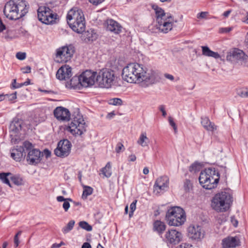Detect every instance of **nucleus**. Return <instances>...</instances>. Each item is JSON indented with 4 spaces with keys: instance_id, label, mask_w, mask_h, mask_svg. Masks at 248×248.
Segmentation results:
<instances>
[{
    "instance_id": "obj_1",
    "label": "nucleus",
    "mask_w": 248,
    "mask_h": 248,
    "mask_svg": "<svg viewBox=\"0 0 248 248\" xmlns=\"http://www.w3.org/2000/svg\"><path fill=\"white\" fill-rule=\"evenodd\" d=\"M123 79L129 83L149 82L155 83L158 75L153 70L148 69L142 64L137 62L130 63L125 66L122 71Z\"/></svg>"
},
{
    "instance_id": "obj_2",
    "label": "nucleus",
    "mask_w": 248,
    "mask_h": 248,
    "mask_svg": "<svg viewBox=\"0 0 248 248\" xmlns=\"http://www.w3.org/2000/svg\"><path fill=\"white\" fill-rule=\"evenodd\" d=\"M29 8V5L25 0H10L5 4L3 13L8 18L17 20L24 16Z\"/></svg>"
},
{
    "instance_id": "obj_3",
    "label": "nucleus",
    "mask_w": 248,
    "mask_h": 248,
    "mask_svg": "<svg viewBox=\"0 0 248 248\" xmlns=\"http://www.w3.org/2000/svg\"><path fill=\"white\" fill-rule=\"evenodd\" d=\"M155 13L156 21L157 23L156 27L159 32L166 33L172 29L174 18L169 13L164 11L157 5L152 6Z\"/></svg>"
},
{
    "instance_id": "obj_4",
    "label": "nucleus",
    "mask_w": 248,
    "mask_h": 248,
    "mask_svg": "<svg viewBox=\"0 0 248 248\" xmlns=\"http://www.w3.org/2000/svg\"><path fill=\"white\" fill-rule=\"evenodd\" d=\"M67 21L73 31L81 33L85 30V21L82 11L78 8L71 9L67 15Z\"/></svg>"
},
{
    "instance_id": "obj_5",
    "label": "nucleus",
    "mask_w": 248,
    "mask_h": 248,
    "mask_svg": "<svg viewBox=\"0 0 248 248\" xmlns=\"http://www.w3.org/2000/svg\"><path fill=\"white\" fill-rule=\"evenodd\" d=\"M219 179V174L215 169H205L202 171L199 178L201 186L206 189H211L217 186Z\"/></svg>"
},
{
    "instance_id": "obj_6",
    "label": "nucleus",
    "mask_w": 248,
    "mask_h": 248,
    "mask_svg": "<svg viewBox=\"0 0 248 248\" xmlns=\"http://www.w3.org/2000/svg\"><path fill=\"white\" fill-rule=\"evenodd\" d=\"M232 202V195L226 191L217 194L212 200L211 206L217 212H225Z\"/></svg>"
},
{
    "instance_id": "obj_7",
    "label": "nucleus",
    "mask_w": 248,
    "mask_h": 248,
    "mask_svg": "<svg viewBox=\"0 0 248 248\" xmlns=\"http://www.w3.org/2000/svg\"><path fill=\"white\" fill-rule=\"evenodd\" d=\"M166 219L170 226H179L186 221L184 210L178 206H174L169 209L166 213Z\"/></svg>"
},
{
    "instance_id": "obj_8",
    "label": "nucleus",
    "mask_w": 248,
    "mask_h": 248,
    "mask_svg": "<svg viewBox=\"0 0 248 248\" xmlns=\"http://www.w3.org/2000/svg\"><path fill=\"white\" fill-rule=\"evenodd\" d=\"M72 120L67 129L74 135H81L86 131V125L78 108L73 113Z\"/></svg>"
},
{
    "instance_id": "obj_9",
    "label": "nucleus",
    "mask_w": 248,
    "mask_h": 248,
    "mask_svg": "<svg viewBox=\"0 0 248 248\" xmlns=\"http://www.w3.org/2000/svg\"><path fill=\"white\" fill-rule=\"evenodd\" d=\"M115 78L114 71L105 69L99 72L96 76V80L101 87L109 88L113 85Z\"/></svg>"
},
{
    "instance_id": "obj_10",
    "label": "nucleus",
    "mask_w": 248,
    "mask_h": 248,
    "mask_svg": "<svg viewBox=\"0 0 248 248\" xmlns=\"http://www.w3.org/2000/svg\"><path fill=\"white\" fill-rule=\"evenodd\" d=\"M23 145L27 153L26 159L28 163L32 165L39 163L41 160V156H43L41 152L34 149L32 143L28 141H24Z\"/></svg>"
},
{
    "instance_id": "obj_11",
    "label": "nucleus",
    "mask_w": 248,
    "mask_h": 248,
    "mask_svg": "<svg viewBox=\"0 0 248 248\" xmlns=\"http://www.w3.org/2000/svg\"><path fill=\"white\" fill-rule=\"evenodd\" d=\"M38 18L40 21L45 24H53L57 18V14L53 13L48 7L41 6L37 10Z\"/></svg>"
},
{
    "instance_id": "obj_12",
    "label": "nucleus",
    "mask_w": 248,
    "mask_h": 248,
    "mask_svg": "<svg viewBox=\"0 0 248 248\" xmlns=\"http://www.w3.org/2000/svg\"><path fill=\"white\" fill-rule=\"evenodd\" d=\"M75 52L74 47L72 45L64 46L57 49L56 58L58 62H66L71 60Z\"/></svg>"
},
{
    "instance_id": "obj_13",
    "label": "nucleus",
    "mask_w": 248,
    "mask_h": 248,
    "mask_svg": "<svg viewBox=\"0 0 248 248\" xmlns=\"http://www.w3.org/2000/svg\"><path fill=\"white\" fill-rule=\"evenodd\" d=\"M182 234L175 229L168 230L163 237V241L168 246L179 244L182 239Z\"/></svg>"
},
{
    "instance_id": "obj_14",
    "label": "nucleus",
    "mask_w": 248,
    "mask_h": 248,
    "mask_svg": "<svg viewBox=\"0 0 248 248\" xmlns=\"http://www.w3.org/2000/svg\"><path fill=\"white\" fill-rule=\"evenodd\" d=\"M97 72L86 70L77 78L82 86L88 87L94 84Z\"/></svg>"
},
{
    "instance_id": "obj_15",
    "label": "nucleus",
    "mask_w": 248,
    "mask_h": 248,
    "mask_svg": "<svg viewBox=\"0 0 248 248\" xmlns=\"http://www.w3.org/2000/svg\"><path fill=\"white\" fill-rule=\"evenodd\" d=\"M71 146V143L68 140H61L58 142L57 147L54 150V154L58 157H65L69 155Z\"/></svg>"
},
{
    "instance_id": "obj_16",
    "label": "nucleus",
    "mask_w": 248,
    "mask_h": 248,
    "mask_svg": "<svg viewBox=\"0 0 248 248\" xmlns=\"http://www.w3.org/2000/svg\"><path fill=\"white\" fill-rule=\"evenodd\" d=\"M187 232L189 238L196 241H201L204 236V232L199 225H190L187 229Z\"/></svg>"
},
{
    "instance_id": "obj_17",
    "label": "nucleus",
    "mask_w": 248,
    "mask_h": 248,
    "mask_svg": "<svg viewBox=\"0 0 248 248\" xmlns=\"http://www.w3.org/2000/svg\"><path fill=\"white\" fill-rule=\"evenodd\" d=\"M169 178L164 175L158 178L154 186V192L156 193L163 192L167 190L169 187Z\"/></svg>"
},
{
    "instance_id": "obj_18",
    "label": "nucleus",
    "mask_w": 248,
    "mask_h": 248,
    "mask_svg": "<svg viewBox=\"0 0 248 248\" xmlns=\"http://www.w3.org/2000/svg\"><path fill=\"white\" fill-rule=\"evenodd\" d=\"M72 75V68L68 65L61 66L56 73L57 78L61 80L69 79Z\"/></svg>"
},
{
    "instance_id": "obj_19",
    "label": "nucleus",
    "mask_w": 248,
    "mask_h": 248,
    "mask_svg": "<svg viewBox=\"0 0 248 248\" xmlns=\"http://www.w3.org/2000/svg\"><path fill=\"white\" fill-rule=\"evenodd\" d=\"M54 115L59 120L68 121L70 118L69 110L62 107H57L54 110Z\"/></svg>"
},
{
    "instance_id": "obj_20",
    "label": "nucleus",
    "mask_w": 248,
    "mask_h": 248,
    "mask_svg": "<svg viewBox=\"0 0 248 248\" xmlns=\"http://www.w3.org/2000/svg\"><path fill=\"white\" fill-rule=\"evenodd\" d=\"M107 30L115 34H119L122 31V27L117 21L108 19L106 21Z\"/></svg>"
},
{
    "instance_id": "obj_21",
    "label": "nucleus",
    "mask_w": 248,
    "mask_h": 248,
    "mask_svg": "<svg viewBox=\"0 0 248 248\" xmlns=\"http://www.w3.org/2000/svg\"><path fill=\"white\" fill-rule=\"evenodd\" d=\"M27 152L24 145L22 146H16V147L12 150L11 156L16 161H20L23 156H26Z\"/></svg>"
},
{
    "instance_id": "obj_22",
    "label": "nucleus",
    "mask_w": 248,
    "mask_h": 248,
    "mask_svg": "<svg viewBox=\"0 0 248 248\" xmlns=\"http://www.w3.org/2000/svg\"><path fill=\"white\" fill-rule=\"evenodd\" d=\"M239 239L236 237H228L222 240L224 248H235L239 245Z\"/></svg>"
},
{
    "instance_id": "obj_23",
    "label": "nucleus",
    "mask_w": 248,
    "mask_h": 248,
    "mask_svg": "<svg viewBox=\"0 0 248 248\" xmlns=\"http://www.w3.org/2000/svg\"><path fill=\"white\" fill-rule=\"evenodd\" d=\"M201 124L207 131L213 132L217 129V126L214 123L211 122L207 117H201Z\"/></svg>"
},
{
    "instance_id": "obj_24",
    "label": "nucleus",
    "mask_w": 248,
    "mask_h": 248,
    "mask_svg": "<svg viewBox=\"0 0 248 248\" xmlns=\"http://www.w3.org/2000/svg\"><path fill=\"white\" fill-rule=\"evenodd\" d=\"M81 33V38L85 42L93 41L97 38V35L93 30H91L87 31H84Z\"/></svg>"
},
{
    "instance_id": "obj_25",
    "label": "nucleus",
    "mask_w": 248,
    "mask_h": 248,
    "mask_svg": "<svg viewBox=\"0 0 248 248\" xmlns=\"http://www.w3.org/2000/svg\"><path fill=\"white\" fill-rule=\"evenodd\" d=\"M202 55L205 56L211 57L215 59H218L220 57V55L217 52L212 51L207 46H202Z\"/></svg>"
},
{
    "instance_id": "obj_26",
    "label": "nucleus",
    "mask_w": 248,
    "mask_h": 248,
    "mask_svg": "<svg viewBox=\"0 0 248 248\" xmlns=\"http://www.w3.org/2000/svg\"><path fill=\"white\" fill-rule=\"evenodd\" d=\"M22 122L18 119H15L10 125V129L12 131L17 133L21 129Z\"/></svg>"
},
{
    "instance_id": "obj_27",
    "label": "nucleus",
    "mask_w": 248,
    "mask_h": 248,
    "mask_svg": "<svg viewBox=\"0 0 248 248\" xmlns=\"http://www.w3.org/2000/svg\"><path fill=\"white\" fill-rule=\"evenodd\" d=\"M57 200L59 202H64L62 204V207L65 212H67L70 206V203L69 202H73V200L71 198H64L63 196H59L57 197Z\"/></svg>"
},
{
    "instance_id": "obj_28",
    "label": "nucleus",
    "mask_w": 248,
    "mask_h": 248,
    "mask_svg": "<svg viewBox=\"0 0 248 248\" xmlns=\"http://www.w3.org/2000/svg\"><path fill=\"white\" fill-rule=\"evenodd\" d=\"M166 227L165 223L159 220H156L154 223V230L159 234L162 233L165 231Z\"/></svg>"
},
{
    "instance_id": "obj_29",
    "label": "nucleus",
    "mask_w": 248,
    "mask_h": 248,
    "mask_svg": "<svg viewBox=\"0 0 248 248\" xmlns=\"http://www.w3.org/2000/svg\"><path fill=\"white\" fill-rule=\"evenodd\" d=\"M149 140L146 136L145 132L142 133L137 141V143L142 147H145L148 145Z\"/></svg>"
},
{
    "instance_id": "obj_30",
    "label": "nucleus",
    "mask_w": 248,
    "mask_h": 248,
    "mask_svg": "<svg viewBox=\"0 0 248 248\" xmlns=\"http://www.w3.org/2000/svg\"><path fill=\"white\" fill-rule=\"evenodd\" d=\"M232 57L238 60H244L246 59L247 56L243 51L239 49L234 50L232 53Z\"/></svg>"
},
{
    "instance_id": "obj_31",
    "label": "nucleus",
    "mask_w": 248,
    "mask_h": 248,
    "mask_svg": "<svg viewBox=\"0 0 248 248\" xmlns=\"http://www.w3.org/2000/svg\"><path fill=\"white\" fill-rule=\"evenodd\" d=\"M83 191L82 195V198L85 200L88 196L91 195L93 193V188L87 186H83Z\"/></svg>"
},
{
    "instance_id": "obj_32",
    "label": "nucleus",
    "mask_w": 248,
    "mask_h": 248,
    "mask_svg": "<svg viewBox=\"0 0 248 248\" xmlns=\"http://www.w3.org/2000/svg\"><path fill=\"white\" fill-rule=\"evenodd\" d=\"M101 171L106 177L108 178L111 175V164L109 162H108L106 166L102 169Z\"/></svg>"
},
{
    "instance_id": "obj_33",
    "label": "nucleus",
    "mask_w": 248,
    "mask_h": 248,
    "mask_svg": "<svg viewBox=\"0 0 248 248\" xmlns=\"http://www.w3.org/2000/svg\"><path fill=\"white\" fill-rule=\"evenodd\" d=\"M12 175V174L10 172L5 173L2 172L0 173V180H1L3 183L8 185L11 187L8 176Z\"/></svg>"
},
{
    "instance_id": "obj_34",
    "label": "nucleus",
    "mask_w": 248,
    "mask_h": 248,
    "mask_svg": "<svg viewBox=\"0 0 248 248\" xmlns=\"http://www.w3.org/2000/svg\"><path fill=\"white\" fill-rule=\"evenodd\" d=\"M183 187L186 192H190L193 188V183L189 179H185L184 181Z\"/></svg>"
},
{
    "instance_id": "obj_35",
    "label": "nucleus",
    "mask_w": 248,
    "mask_h": 248,
    "mask_svg": "<svg viewBox=\"0 0 248 248\" xmlns=\"http://www.w3.org/2000/svg\"><path fill=\"white\" fill-rule=\"evenodd\" d=\"M75 222L74 220H71L66 226L62 229V232L64 234H66L71 231L74 226Z\"/></svg>"
},
{
    "instance_id": "obj_36",
    "label": "nucleus",
    "mask_w": 248,
    "mask_h": 248,
    "mask_svg": "<svg viewBox=\"0 0 248 248\" xmlns=\"http://www.w3.org/2000/svg\"><path fill=\"white\" fill-rule=\"evenodd\" d=\"M79 226L82 229L88 232L91 231L93 229L92 226L90 225L88 222L85 221H80L79 222Z\"/></svg>"
},
{
    "instance_id": "obj_37",
    "label": "nucleus",
    "mask_w": 248,
    "mask_h": 248,
    "mask_svg": "<svg viewBox=\"0 0 248 248\" xmlns=\"http://www.w3.org/2000/svg\"><path fill=\"white\" fill-rule=\"evenodd\" d=\"M12 183H13L14 184L19 186L22 184V180L20 177L14 175L12 176L11 175V176L9 177Z\"/></svg>"
},
{
    "instance_id": "obj_38",
    "label": "nucleus",
    "mask_w": 248,
    "mask_h": 248,
    "mask_svg": "<svg viewBox=\"0 0 248 248\" xmlns=\"http://www.w3.org/2000/svg\"><path fill=\"white\" fill-rule=\"evenodd\" d=\"M200 166L199 163L195 162L192 164L189 168V170L190 172H196L200 170Z\"/></svg>"
},
{
    "instance_id": "obj_39",
    "label": "nucleus",
    "mask_w": 248,
    "mask_h": 248,
    "mask_svg": "<svg viewBox=\"0 0 248 248\" xmlns=\"http://www.w3.org/2000/svg\"><path fill=\"white\" fill-rule=\"evenodd\" d=\"M137 202V200H134L130 205V211L129 214V216L130 217H131L133 216V212L136 210Z\"/></svg>"
},
{
    "instance_id": "obj_40",
    "label": "nucleus",
    "mask_w": 248,
    "mask_h": 248,
    "mask_svg": "<svg viewBox=\"0 0 248 248\" xmlns=\"http://www.w3.org/2000/svg\"><path fill=\"white\" fill-rule=\"evenodd\" d=\"M110 104L115 106H120L122 104L123 101L120 98H115L110 100Z\"/></svg>"
},
{
    "instance_id": "obj_41",
    "label": "nucleus",
    "mask_w": 248,
    "mask_h": 248,
    "mask_svg": "<svg viewBox=\"0 0 248 248\" xmlns=\"http://www.w3.org/2000/svg\"><path fill=\"white\" fill-rule=\"evenodd\" d=\"M209 13L208 12H202L197 14V18L199 19H206Z\"/></svg>"
},
{
    "instance_id": "obj_42",
    "label": "nucleus",
    "mask_w": 248,
    "mask_h": 248,
    "mask_svg": "<svg viewBox=\"0 0 248 248\" xmlns=\"http://www.w3.org/2000/svg\"><path fill=\"white\" fill-rule=\"evenodd\" d=\"M169 122L170 124L173 127L175 133L177 132V127L176 124L173 120V119L171 117H169Z\"/></svg>"
},
{
    "instance_id": "obj_43",
    "label": "nucleus",
    "mask_w": 248,
    "mask_h": 248,
    "mask_svg": "<svg viewBox=\"0 0 248 248\" xmlns=\"http://www.w3.org/2000/svg\"><path fill=\"white\" fill-rule=\"evenodd\" d=\"M6 98L10 101H13L16 98V92L8 94H6Z\"/></svg>"
},
{
    "instance_id": "obj_44",
    "label": "nucleus",
    "mask_w": 248,
    "mask_h": 248,
    "mask_svg": "<svg viewBox=\"0 0 248 248\" xmlns=\"http://www.w3.org/2000/svg\"><path fill=\"white\" fill-rule=\"evenodd\" d=\"M17 59L20 60H23L26 58V53L24 52H17L16 54Z\"/></svg>"
},
{
    "instance_id": "obj_45",
    "label": "nucleus",
    "mask_w": 248,
    "mask_h": 248,
    "mask_svg": "<svg viewBox=\"0 0 248 248\" xmlns=\"http://www.w3.org/2000/svg\"><path fill=\"white\" fill-rule=\"evenodd\" d=\"M122 149H124L123 144L120 142L118 143L115 149L116 152L119 153Z\"/></svg>"
},
{
    "instance_id": "obj_46",
    "label": "nucleus",
    "mask_w": 248,
    "mask_h": 248,
    "mask_svg": "<svg viewBox=\"0 0 248 248\" xmlns=\"http://www.w3.org/2000/svg\"><path fill=\"white\" fill-rule=\"evenodd\" d=\"M232 30V28L227 27L222 28L219 29V32L220 33H228Z\"/></svg>"
},
{
    "instance_id": "obj_47",
    "label": "nucleus",
    "mask_w": 248,
    "mask_h": 248,
    "mask_svg": "<svg viewBox=\"0 0 248 248\" xmlns=\"http://www.w3.org/2000/svg\"><path fill=\"white\" fill-rule=\"evenodd\" d=\"M12 85L13 87L15 89L19 88L23 86L22 83H17L16 82V79H14L13 82H12Z\"/></svg>"
},
{
    "instance_id": "obj_48",
    "label": "nucleus",
    "mask_w": 248,
    "mask_h": 248,
    "mask_svg": "<svg viewBox=\"0 0 248 248\" xmlns=\"http://www.w3.org/2000/svg\"><path fill=\"white\" fill-rule=\"evenodd\" d=\"M231 221L232 223L233 224L234 227H236L238 225V221L234 217L232 216L231 217Z\"/></svg>"
},
{
    "instance_id": "obj_49",
    "label": "nucleus",
    "mask_w": 248,
    "mask_h": 248,
    "mask_svg": "<svg viewBox=\"0 0 248 248\" xmlns=\"http://www.w3.org/2000/svg\"><path fill=\"white\" fill-rule=\"evenodd\" d=\"M31 69V67L29 66H27L26 67H23L21 68V70H22V72L25 74L30 73Z\"/></svg>"
},
{
    "instance_id": "obj_50",
    "label": "nucleus",
    "mask_w": 248,
    "mask_h": 248,
    "mask_svg": "<svg viewBox=\"0 0 248 248\" xmlns=\"http://www.w3.org/2000/svg\"><path fill=\"white\" fill-rule=\"evenodd\" d=\"M89 1L93 5H97L102 3L104 0H89Z\"/></svg>"
},
{
    "instance_id": "obj_51",
    "label": "nucleus",
    "mask_w": 248,
    "mask_h": 248,
    "mask_svg": "<svg viewBox=\"0 0 248 248\" xmlns=\"http://www.w3.org/2000/svg\"><path fill=\"white\" fill-rule=\"evenodd\" d=\"M159 110L162 112V115L164 116V117H165L167 115V113L165 110V107L163 105H161L159 106Z\"/></svg>"
},
{
    "instance_id": "obj_52",
    "label": "nucleus",
    "mask_w": 248,
    "mask_h": 248,
    "mask_svg": "<svg viewBox=\"0 0 248 248\" xmlns=\"http://www.w3.org/2000/svg\"><path fill=\"white\" fill-rule=\"evenodd\" d=\"M5 29V25L3 23L2 20L0 18V32L3 31Z\"/></svg>"
},
{
    "instance_id": "obj_53",
    "label": "nucleus",
    "mask_w": 248,
    "mask_h": 248,
    "mask_svg": "<svg viewBox=\"0 0 248 248\" xmlns=\"http://www.w3.org/2000/svg\"><path fill=\"white\" fill-rule=\"evenodd\" d=\"M63 245H64V243L62 242L59 244L54 243L52 245L51 248H59Z\"/></svg>"
},
{
    "instance_id": "obj_54",
    "label": "nucleus",
    "mask_w": 248,
    "mask_h": 248,
    "mask_svg": "<svg viewBox=\"0 0 248 248\" xmlns=\"http://www.w3.org/2000/svg\"><path fill=\"white\" fill-rule=\"evenodd\" d=\"M136 156L135 155H131L128 156V160L129 161L134 162L136 160Z\"/></svg>"
},
{
    "instance_id": "obj_55",
    "label": "nucleus",
    "mask_w": 248,
    "mask_h": 248,
    "mask_svg": "<svg viewBox=\"0 0 248 248\" xmlns=\"http://www.w3.org/2000/svg\"><path fill=\"white\" fill-rule=\"evenodd\" d=\"M14 243H15V246L16 247H17L18 246L19 243L18 237L17 236V235H15V236L14 237Z\"/></svg>"
},
{
    "instance_id": "obj_56",
    "label": "nucleus",
    "mask_w": 248,
    "mask_h": 248,
    "mask_svg": "<svg viewBox=\"0 0 248 248\" xmlns=\"http://www.w3.org/2000/svg\"><path fill=\"white\" fill-rule=\"evenodd\" d=\"M44 154L46 158L49 157L51 155V152L46 149L44 150Z\"/></svg>"
},
{
    "instance_id": "obj_57",
    "label": "nucleus",
    "mask_w": 248,
    "mask_h": 248,
    "mask_svg": "<svg viewBox=\"0 0 248 248\" xmlns=\"http://www.w3.org/2000/svg\"><path fill=\"white\" fill-rule=\"evenodd\" d=\"M164 77L167 78V79H169L170 80H174V77L171 75H170V74H165L164 75Z\"/></svg>"
},
{
    "instance_id": "obj_58",
    "label": "nucleus",
    "mask_w": 248,
    "mask_h": 248,
    "mask_svg": "<svg viewBox=\"0 0 248 248\" xmlns=\"http://www.w3.org/2000/svg\"><path fill=\"white\" fill-rule=\"evenodd\" d=\"M81 248H92V247L89 243L85 242L83 244Z\"/></svg>"
},
{
    "instance_id": "obj_59",
    "label": "nucleus",
    "mask_w": 248,
    "mask_h": 248,
    "mask_svg": "<svg viewBox=\"0 0 248 248\" xmlns=\"http://www.w3.org/2000/svg\"><path fill=\"white\" fill-rule=\"evenodd\" d=\"M189 247H191V246H189L188 244H185L184 245H179L176 248H189Z\"/></svg>"
},
{
    "instance_id": "obj_60",
    "label": "nucleus",
    "mask_w": 248,
    "mask_h": 248,
    "mask_svg": "<svg viewBox=\"0 0 248 248\" xmlns=\"http://www.w3.org/2000/svg\"><path fill=\"white\" fill-rule=\"evenodd\" d=\"M244 43L245 46L247 47V48H248V32H247L246 35Z\"/></svg>"
},
{
    "instance_id": "obj_61",
    "label": "nucleus",
    "mask_w": 248,
    "mask_h": 248,
    "mask_svg": "<svg viewBox=\"0 0 248 248\" xmlns=\"http://www.w3.org/2000/svg\"><path fill=\"white\" fill-rule=\"evenodd\" d=\"M232 11L231 10H228V11H225L223 15L224 17H227L229 16V15L230 14V13H231Z\"/></svg>"
},
{
    "instance_id": "obj_62",
    "label": "nucleus",
    "mask_w": 248,
    "mask_h": 248,
    "mask_svg": "<svg viewBox=\"0 0 248 248\" xmlns=\"http://www.w3.org/2000/svg\"><path fill=\"white\" fill-rule=\"evenodd\" d=\"M240 95L242 97H248V91L242 92Z\"/></svg>"
},
{
    "instance_id": "obj_63",
    "label": "nucleus",
    "mask_w": 248,
    "mask_h": 248,
    "mask_svg": "<svg viewBox=\"0 0 248 248\" xmlns=\"http://www.w3.org/2000/svg\"><path fill=\"white\" fill-rule=\"evenodd\" d=\"M30 80L29 79H28L27 80L23 83H22L23 86H27L29 84H30Z\"/></svg>"
},
{
    "instance_id": "obj_64",
    "label": "nucleus",
    "mask_w": 248,
    "mask_h": 248,
    "mask_svg": "<svg viewBox=\"0 0 248 248\" xmlns=\"http://www.w3.org/2000/svg\"><path fill=\"white\" fill-rule=\"evenodd\" d=\"M143 173L144 174H147L149 173V169L147 167H145L143 170Z\"/></svg>"
}]
</instances>
